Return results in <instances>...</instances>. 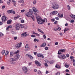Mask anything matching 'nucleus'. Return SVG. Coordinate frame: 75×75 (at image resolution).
Masks as SVG:
<instances>
[{"label":"nucleus","instance_id":"obj_1","mask_svg":"<svg viewBox=\"0 0 75 75\" xmlns=\"http://www.w3.org/2000/svg\"><path fill=\"white\" fill-rule=\"evenodd\" d=\"M22 69L23 72L25 74H27L28 72V69L26 67H23L22 68Z\"/></svg>","mask_w":75,"mask_h":75},{"label":"nucleus","instance_id":"obj_2","mask_svg":"<svg viewBox=\"0 0 75 75\" xmlns=\"http://www.w3.org/2000/svg\"><path fill=\"white\" fill-rule=\"evenodd\" d=\"M7 18L5 16H2L1 18V20L2 22L4 23L5 21H7Z\"/></svg>","mask_w":75,"mask_h":75},{"label":"nucleus","instance_id":"obj_3","mask_svg":"<svg viewBox=\"0 0 75 75\" xmlns=\"http://www.w3.org/2000/svg\"><path fill=\"white\" fill-rule=\"evenodd\" d=\"M58 57H59V58H61L62 59H65L67 58V57L64 54H63L62 55H58Z\"/></svg>","mask_w":75,"mask_h":75},{"label":"nucleus","instance_id":"obj_4","mask_svg":"<svg viewBox=\"0 0 75 75\" xmlns=\"http://www.w3.org/2000/svg\"><path fill=\"white\" fill-rule=\"evenodd\" d=\"M21 45H22V42H21L18 44H17L16 45V47L17 48H20V47L21 46Z\"/></svg>","mask_w":75,"mask_h":75},{"label":"nucleus","instance_id":"obj_5","mask_svg":"<svg viewBox=\"0 0 75 75\" xmlns=\"http://www.w3.org/2000/svg\"><path fill=\"white\" fill-rule=\"evenodd\" d=\"M35 62L37 66H39V67H40L41 66V63L37 61H35Z\"/></svg>","mask_w":75,"mask_h":75},{"label":"nucleus","instance_id":"obj_6","mask_svg":"<svg viewBox=\"0 0 75 75\" xmlns=\"http://www.w3.org/2000/svg\"><path fill=\"white\" fill-rule=\"evenodd\" d=\"M52 8H53V9H58V8H59V5H57L53 6Z\"/></svg>","mask_w":75,"mask_h":75},{"label":"nucleus","instance_id":"obj_7","mask_svg":"<svg viewBox=\"0 0 75 75\" xmlns=\"http://www.w3.org/2000/svg\"><path fill=\"white\" fill-rule=\"evenodd\" d=\"M15 27L16 30H18L20 29V25L18 24H17L15 26Z\"/></svg>","mask_w":75,"mask_h":75},{"label":"nucleus","instance_id":"obj_8","mask_svg":"<svg viewBox=\"0 0 75 75\" xmlns=\"http://www.w3.org/2000/svg\"><path fill=\"white\" fill-rule=\"evenodd\" d=\"M26 57H29L30 59H33V56H31L30 55V54H26Z\"/></svg>","mask_w":75,"mask_h":75},{"label":"nucleus","instance_id":"obj_9","mask_svg":"<svg viewBox=\"0 0 75 75\" xmlns=\"http://www.w3.org/2000/svg\"><path fill=\"white\" fill-rule=\"evenodd\" d=\"M57 16L59 17H60V18H62L63 17V14H61V13H59L57 15Z\"/></svg>","mask_w":75,"mask_h":75},{"label":"nucleus","instance_id":"obj_10","mask_svg":"<svg viewBox=\"0 0 75 75\" xmlns=\"http://www.w3.org/2000/svg\"><path fill=\"white\" fill-rule=\"evenodd\" d=\"M27 35L26 34V33H22L21 35V36L22 37H25L27 36Z\"/></svg>","mask_w":75,"mask_h":75},{"label":"nucleus","instance_id":"obj_11","mask_svg":"<svg viewBox=\"0 0 75 75\" xmlns=\"http://www.w3.org/2000/svg\"><path fill=\"white\" fill-rule=\"evenodd\" d=\"M33 11L35 12H37V13H38V11L37 8H33Z\"/></svg>","mask_w":75,"mask_h":75},{"label":"nucleus","instance_id":"obj_12","mask_svg":"<svg viewBox=\"0 0 75 75\" xmlns=\"http://www.w3.org/2000/svg\"><path fill=\"white\" fill-rule=\"evenodd\" d=\"M20 57V55L19 54H16V56L15 57V58L17 59H18Z\"/></svg>","mask_w":75,"mask_h":75},{"label":"nucleus","instance_id":"obj_13","mask_svg":"<svg viewBox=\"0 0 75 75\" xmlns=\"http://www.w3.org/2000/svg\"><path fill=\"white\" fill-rule=\"evenodd\" d=\"M12 3L13 4V6H16L17 4H16V1L14 0H12Z\"/></svg>","mask_w":75,"mask_h":75},{"label":"nucleus","instance_id":"obj_14","mask_svg":"<svg viewBox=\"0 0 75 75\" xmlns=\"http://www.w3.org/2000/svg\"><path fill=\"white\" fill-rule=\"evenodd\" d=\"M47 45V44L46 43H43L42 44V45H40L41 47H45V46H46Z\"/></svg>","mask_w":75,"mask_h":75},{"label":"nucleus","instance_id":"obj_15","mask_svg":"<svg viewBox=\"0 0 75 75\" xmlns=\"http://www.w3.org/2000/svg\"><path fill=\"white\" fill-rule=\"evenodd\" d=\"M70 16L71 18H72L73 19L75 20V15L73 14H71L70 15Z\"/></svg>","mask_w":75,"mask_h":75},{"label":"nucleus","instance_id":"obj_16","mask_svg":"<svg viewBox=\"0 0 75 75\" xmlns=\"http://www.w3.org/2000/svg\"><path fill=\"white\" fill-rule=\"evenodd\" d=\"M28 13L29 16L30 15H32L33 14V11L32 10H29V12Z\"/></svg>","mask_w":75,"mask_h":75},{"label":"nucleus","instance_id":"obj_17","mask_svg":"<svg viewBox=\"0 0 75 75\" xmlns=\"http://www.w3.org/2000/svg\"><path fill=\"white\" fill-rule=\"evenodd\" d=\"M58 13V12L57 11H54L52 13V14L53 15H55L56 14H57Z\"/></svg>","mask_w":75,"mask_h":75},{"label":"nucleus","instance_id":"obj_18","mask_svg":"<svg viewBox=\"0 0 75 75\" xmlns=\"http://www.w3.org/2000/svg\"><path fill=\"white\" fill-rule=\"evenodd\" d=\"M38 31L39 32H40V33H42V34H44V33L43 32V31H42V30H41V29H38Z\"/></svg>","mask_w":75,"mask_h":75},{"label":"nucleus","instance_id":"obj_19","mask_svg":"<svg viewBox=\"0 0 75 75\" xmlns=\"http://www.w3.org/2000/svg\"><path fill=\"white\" fill-rule=\"evenodd\" d=\"M36 19H37V22H38V21H41V19H42V18H38L37 17H36Z\"/></svg>","mask_w":75,"mask_h":75},{"label":"nucleus","instance_id":"obj_20","mask_svg":"<svg viewBox=\"0 0 75 75\" xmlns=\"http://www.w3.org/2000/svg\"><path fill=\"white\" fill-rule=\"evenodd\" d=\"M52 5L53 6H55L58 5V4H57V3L56 2H53L52 4Z\"/></svg>","mask_w":75,"mask_h":75},{"label":"nucleus","instance_id":"obj_21","mask_svg":"<svg viewBox=\"0 0 75 75\" xmlns=\"http://www.w3.org/2000/svg\"><path fill=\"white\" fill-rule=\"evenodd\" d=\"M17 60V59H16L15 57H14V58L12 59V62H13L14 61H16Z\"/></svg>","mask_w":75,"mask_h":75},{"label":"nucleus","instance_id":"obj_22","mask_svg":"<svg viewBox=\"0 0 75 75\" xmlns=\"http://www.w3.org/2000/svg\"><path fill=\"white\" fill-rule=\"evenodd\" d=\"M60 51L62 52H65V49H61L59 50Z\"/></svg>","mask_w":75,"mask_h":75},{"label":"nucleus","instance_id":"obj_23","mask_svg":"<svg viewBox=\"0 0 75 75\" xmlns=\"http://www.w3.org/2000/svg\"><path fill=\"white\" fill-rule=\"evenodd\" d=\"M37 56L38 57H41V56H42V54H41L40 53H39L38 54Z\"/></svg>","mask_w":75,"mask_h":75},{"label":"nucleus","instance_id":"obj_24","mask_svg":"<svg viewBox=\"0 0 75 75\" xmlns=\"http://www.w3.org/2000/svg\"><path fill=\"white\" fill-rule=\"evenodd\" d=\"M30 17H31V18H32V19H33V21H35V19H34V16H30Z\"/></svg>","mask_w":75,"mask_h":75},{"label":"nucleus","instance_id":"obj_25","mask_svg":"<svg viewBox=\"0 0 75 75\" xmlns=\"http://www.w3.org/2000/svg\"><path fill=\"white\" fill-rule=\"evenodd\" d=\"M14 54V53H13V52H11L10 53V57H12L13 56V55Z\"/></svg>","mask_w":75,"mask_h":75},{"label":"nucleus","instance_id":"obj_26","mask_svg":"<svg viewBox=\"0 0 75 75\" xmlns=\"http://www.w3.org/2000/svg\"><path fill=\"white\" fill-rule=\"evenodd\" d=\"M25 16H27V17H30V16L29 15V13H28V12L25 13Z\"/></svg>","mask_w":75,"mask_h":75},{"label":"nucleus","instance_id":"obj_27","mask_svg":"<svg viewBox=\"0 0 75 75\" xmlns=\"http://www.w3.org/2000/svg\"><path fill=\"white\" fill-rule=\"evenodd\" d=\"M69 30V28H65V30H64V33H65V31H68V30Z\"/></svg>","mask_w":75,"mask_h":75},{"label":"nucleus","instance_id":"obj_28","mask_svg":"<svg viewBox=\"0 0 75 75\" xmlns=\"http://www.w3.org/2000/svg\"><path fill=\"white\" fill-rule=\"evenodd\" d=\"M41 21H42V23H45V19H44L43 20L42 19Z\"/></svg>","mask_w":75,"mask_h":75},{"label":"nucleus","instance_id":"obj_29","mask_svg":"<svg viewBox=\"0 0 75 75\" xmlns=\"http://www.w3.org/2000/svg\"><path fill=\"white\" fill-rule=\"evenodd\" d=\"M9 28H10V26H8L7 27V28H6V30L7 31H9Z\"/></svg>","mask_w":75,"mask_h":75},{"label":"nucleus","instance_id":"obj_30","mask_svg":"<svg viewBox=\"0 0 75 75\" xmlns=\"http://www.w3.org/2000/svg\"><path fill=\"white\" fill-rule=\"evenodd\" d=\"M67 8H68V10H71V8L69 6V5H67Z\"/></svg>","mask_w":75,"mask_h":75},{"label":"nucleus","instance_id":"obj_31","mask_svg":"<svg viewBox=\"0 0 75 75\" xmlns=\"http://www.w3.org/2000/svg\"><path fill=\"white\" fill-rule=\"evenodd\" d=\"M2 55H3L4 54V53H5V50H3L2 51Z\"/></svg>","mask_w":75,"mask_h":75},{"label":"nucleus","instance_id":"obj_32","mask_svg":"<svg viewBox=\"0 0 75 75\" xmlns=\"http://www.w3.org/2000/svg\"><path fill=\"white\" fill-rule=\"evenodd\" d=\"M38 24H42V21H39L38 23Z\"/></svg>","mask_w":75,"mask_h":75},{"label":"nucleus","instance_id":"obj_33","mask_svg":"<svg viewBox=\"0 0 75 75\" xmlns=\"http://www.w3.org/2000/svg\"><path fill=\"white\" fill-rule=\"evenodd\" d=\"M54 62V61L52 60L50 62V64H52Z\"/></svg>","mask_w":75,"mask_h":75},{"label":"nucleus","instance_id":"obj_34","mask_svg":"<svg viewBox=\"0 0 75 75\" xmlns=\"http://www.w3.org/2000/svg\"><path fill=\"white\" fill-rule=\"evenodd\" d=\"M18 53H19V50H17L15 52L14 54H18Z\"/></svg>","mask_w":75,"mask_h":75},{"label":"nucleus","instance_id":"obj_35","mask_svg":"<svg viewBox=\"0 0 75 75\" xmlns=\"http://www.w3.org/2000/svg\"><path fill=\"white\" fill-rule=\"evenodd\" d=\"M8 51H6L5 53V55H8Z\"/></svg>","mask_w":75,"mask_h":75},{"label":"nucleus","instance_id":"obj_36","mask_svg":"<svg viewBox=\"0 0 75 75\" xmlns=\"http://www.w3.org/2000/svg\"><path fill=\"white\" fill-rule=\"evenodd\" d=\"M74 22H75V21H74V20L73 19L71 20L70 21V23H74Z\"/></svg>","mask_w":75,"mask_h":75},{"label":"nucleus","instance_id":"obj_37","mask_svg":"<svg viewBox=\"0 0 75 75\" xmlns=\"http://www.w3.org/2000/svg\"><path fill=\"white\" fill-rule=\"evenodd\" d=\"M65 67L66 68H68V67H69V65H67V64H65Z\"/></svg>","mask_w":75,"mask_h":75},{"label":"nucleus","instance_id":"obj_38","mask_svg":"<svg viewBox=\"0 0 75 75\" xmlns=\"http://www.w3.org/2000/svg\"><path fill=\"white\" fill-rule=\"evenodd\" d=\"M25 48H28V44H26L25 46Z\"/></svg>","mask_w":75,"mask_h":75},{"label":"nucleus","instance_id":"obj_39","mask_svg":"<svg viewBox=\"0 0 75 75\" xmlns=\"http://www.w3.org/2000/svg\"><path fill=\"white\" fill-rule=\"evenodd\" d=\"M20 26H21V28H24V25H23L21 24Z\"/></svg>","mask_w":75,"mask_h":75},{"label":"nucleus","instance_id":"obj_40","mask_svg":"<svg viewBox=\"0 0 75 75\" xmlns=\"http://www.w3.org/2000/svg\"><path fill=\"white\" fill-rule=\"evenodd\" d=\"M36 3H37V1L35 0H34L33 2V4H35Z\"/></svg>","mask_w":75,"mask_h":75},{"label":"nucleus","instance_id":"obj_41","mask_svg":"<svg viewBox=\"0 0 75 75\" xmlns=\"http://www.w3.org/2000/svg\"><path fill=\"white\" fill-rule=\"evenodd\" d=\"M57 30H58V31H60V30H61V29L59 27H58V28H57Z\"/></svg>","mask_w":75,"mask_h":75},{"label":"nucleus","instance_id":"obj_42","mask_svg":"<svg viewBox=\"0 0 75 75\" xmlns=\"http://www.w3.org/2000/svg\"><path fill=\"white\" fill-rule=\"evenodd\" d=\"M20 3H24L23 0H20Z\"/></svg>","mask_w":75,"mask_h":75},{"label":"nucleus","instance_id":"obj_43","mask_svg":"<svg viewBox=\"0 0 75 75\" xmlns=\"http://www.w3.org/2000/svg\"><path fill=\"white\" fill-rule=\"evenodd\" d=\"M41 71H38V74H41Z\"/></svg>","mask_w":75,"mask_h":75},{"label":"nucleus","instance_id":"obj_44","mask_svg":"<svg viewBox=\"0 0 75 75\" xmlns=\"http://www.w3.org/2000/svg\"><path fill=\"white\" fill-rule=\"evenodd\" d=\"M14 39L15 40H16L17 39V37L16 36L14 38Z\"/></svg>","mask_w":75,"mask_h":75},{"label":"nucleus","instance_id":"obj_45","mask_svg":"<svg viewBox=\"0 0 75 75\" xmlns=\"http://www.w3.org/2000/svg\"><path fill=\"white\" fill-rule=\"evenodd\" d=\"M31 37L33 38H35V36L34 35H31Z\"/></svg>","mask_w":75,"mask_h":75},{"label":"nucleus","instance_id":"obj_46","mask_svg":"<svg viewBox=\"0 0 75 75\" xmlns=\"http://www.w3.org/2000/svg\"><path fill=\"white\" fill-rule=\"evenodd\" d=\"M60 75V73L59 72H57L56 74V75Z\"/></svg>","mask_w":75,"mask_h":75},{"label":"nucleus","instance_id":"obj_47","mask_svg":"<svg viewBox=\"0 0 75 75\" xmlns=\"http://www.w3.org/2000/svg\"><path fill=\"white\" fill-rule=\"evenodd\" d=\"M45 50H48V47H46L45 48Z\"/></svg>","mask_w":75,"mask_h":75},{"label":"nucleus","instance_id":"obj_48","mask_svg":"<svg viewBox=\"0 0 75 75\" xmlns=\"http://www.w3.org/2000/svg\"><path fill=\"white\" fill-rule=\"evenodd\" d=\"M55 18L56 20H59V18L58 17H56Z\"/></svg>","mask_w":75,"mask_h":75},{"label":"nucleus","instance_id":"obj_49","mask_svg":"<svg viewBox=\"0 0 75 75\" xmlns=\"http://www.w3.org/2000/svg\"><path fill=\"white\" fill-rule=\"evenodd\" d=\"M3 36V33H0V37Z\"/></svg>","mask_w":75,"mask_h":75},{"label":"nucleus","instance_id":"obj_50","mask_svg":"<svg viewBox=\"0 0 75 75\" xmlns=\"http://www.w3.org/2000/svg\"><path fill=\"white\" fill-rule=\"evenodd\" d=\"M36 36H38H38H40V35L38 33H36Z\"/></svg>","mask_w":75,"mask_h":75},{"label":"nucleus","instance_id":"obj_51","mask_svg":"<svg viewBox=\"0 0 75 75\" xmlns=\"http://www.w3.org/2000/svg\"><path fill=\"white\" fill-rule=\"evenodd\" d=\"M70 59H74V57L73 56H71L70 57Z\"/></svg>","mask_w":75,"mask_h":75},{"label":"nucleus","instance_id":"obj_52","mask_svg":"<svg viewBox=\"0 0 75 75\" xmlns=\"http://www.w3.org/2000/svg\"><path fill=\"white\" fill-rule=\"evenodd\" d=\"M7 24H10V20H8L7 21Z\"/></svg>","mask_w":75,"mask_h":75},{"label":"nucleus","instance_id":"obj_53","mask_svg":"<svg viewBox=\"0 0 75 75\" xmlns=\"http://www.w3.org/2000/svg\"><path fill=\"white\" fill-rule=\"evenodd\" d=\"M45 67H48V64L47 63H45Z\"/></svg>","mask_w":75,"mask_h":75},{"label":"nucleus","instance_id":"obj_54","mask_svg":"<svg viewBox=\"0 0 75 75\" xmlns=\"http://www.w3.org/2000/svg\"><path fill=\"white\" fill-rule=\"evenodd\" d=\"M66 56L67 57V58H68L69 57V54H67Z\"/></svg>","mask_w":75,"mask_h":75},{"label":"nucleus","instance_id":"obj_55","mask_svg":"<svg viewBox=\"0 0 75 75\" xmlns=\"http://www.w3.org/2000/svg\"><path fill=\"white\" fill-rule=\"evenodd\" d=\"M21 23H24V20H22L21 21Z\"/></svg>","mask_w":75,"mask_h":75},{"label":"nucleus","instance_id":"obj_56","mask_svg":"<svg viewBox=\"0 0 75 75\" xmlns=\"http://www.w3.org/2000/svg\"><path fill=\"white\" fill-rule=\"evenodd\" d=\"M51 21L52 22H54V21H55V19H52Z\"/></svg>","mask_w":75,"mask_h":75},{"label":"nucleus","instance_id":"obj_57","mask_svg":"<svg viewBox=\"0 0 75 75\" xmlns=\"http://www.w3.org/2000/svg\"><path fill=\"white\" fill-rule=\"evenodd\" d=\"M54 31H57V28H54Z\"/></svg>","mask_w":75,"mask_h":75},{"label":"nucleus","instance_id":"obj_58","mask_svg":"<svg viewBox=\"0 0 75 75\" xmlns=\"http://www.w3.org/2000/svg\"><path fill=\"white\" fill-rule=\"evenodd\" d=\"M43 38H44V39H45V38H46V36H45V35H43Z\"/></svg>","mask_w":75,"mask_h":75},{"label":"nucleus","instance_id":"obj_59","mask_svg":"<svg viewBox=\"0 0 75 75\" xmlns=\"http://www.w3.org/2000/svg\"><path fill=\"white\" fill-rule=\"evenodd\" d=\"M61 52L59 51V50L58 51V54H61Z\"/></svg>","mask_w":75,"mask_h":75},{"label":"nucleus","instance_id":"obj_60","mask_svg":"<svg viewBox=\"0 0 75 75\" xmlns=\"http://www.w3.org/2000/svg\"><path fill=\"white\" fill-rule=\"evenodd\" d=\"M13 11L12 10H10V13H12L13 12Z\"/></svg>","mask_w":75,"mask_h":75},{"label":"nucleus","instance_id":"obj_61","mask_svg":"<svg viewBox=\"0 0 75 75\" xmlns=\"http://www.w3.org/2000/svg\"><path fill=\"white\" fill-rule=\"evenodd\" d=\"M7 4H8V5L10 4V0H9V1L7 2Z\"/></svg>","mask_w":75,"mask_h":75},{"label":"nucleus","instance_id":"obj_62","mask_svg":"<svg viewBox=\"0 0 75 75\" xmlns=\"http://www.w3.org/2000/svg\"><path fill=\"white\" fill-rule=\"evenodd\" d=\"M58 42H56L55 43V45H58Z\"/></svg>","mask_w":75,"mask_h":75},{"label":"nucleus","instance_id":"obj_63","mask_svg":"<svg viewBox=\"0 0 75 75\" xmlns=\"http://www.w3.org/2000/svg\"><path fill=\"white\" fill-rule=\"evenodd\" d=\"M37 52H35L34 53V55H37Z\"/></svg>","mask_w":75,"mask_h":75},{"label":"nucleus","instance_id":"obj_64","mask_svg":"<svg viewBox=\"0 0 75 75\" xmlns=\"http://www.w3.org/2000/svg\"><path fill=\"white\" fill-rule=\"evenodd\" d=\"M24 11H25V10L23 9V10H21V13H23Z\"/></svg>","mask_w":75,"mask_h":75}]
</instances>
